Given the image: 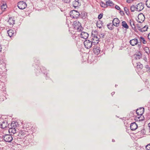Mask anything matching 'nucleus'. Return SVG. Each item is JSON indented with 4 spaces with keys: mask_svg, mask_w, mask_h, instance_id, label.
I'll list each match as a JSON object with an SVG mask.
<instances>
[{
    "mask_svg": "<svg viewBox=\"0 0 150 150\" xmlns=\"http://www.w3.org/2000/svg\"><path fill=\"white\" fill-rule=\"evenodd\" d=\"M16 122L14 121L12 122L9 127L8 132L10 133H12L13 134H15L16 137L15 139L17 140L18 142L22 144L23 142L22 140H23V137L27 138L25 135H26L25 134L26 132L24 131H20L18 132V129L17 128V127L16 124Z\"/></svg>",
    "mask_w": 150,
    "mask_h": 150,
    "instance_id": "obj_1",
    "label": "nucleus"
},
{
    "mask_svg": "<svg viewBox=\"0 0 150 150\" xmlns=\"http://www.w3.org/2000/svg\"><path fill=\"white\" fill-rule=\"evenodd\" d=\"M73 27L74 29L77 30V31L81 32L83 30V27L81 26V23L78 20L74 22Z\"/></svg>",
    "mask_w": 150,
    "mask_h": 150,
    "instance_id": "obj_2",
    "label": "nucleus"
},
{
    "mask_svg": "<svg viewBox=\"0 0 150 150\" xmlns=\"http://www.w3.org/2000/svg\"><path fill=\"white\" fill-rule=\"evenodd\" d=\"M85 48L87 49H89L91 48L93 45H96L98 44V42H92L89 40H86L83 42Z\"/></svg>",
    "mask_w": 150,
    "mask_h": 150,
    "instance_id": "obj_3",
    "label": "nucleus"
},
{
    "mask_svg": "<svg viewBox=\"0 0 150 150\" xmlns=\"http://www.w3.org/2000/svg\"><path fill=\"white\" fill-rule=\"evenodd\" d=\"M2 138L6 142H11L13 140V137L11 135L6 134L3 136Z\"/></svg>",
    "mask_w": 150,
    "mask_h": 150,
    "instance_id": "obj_4",
    "label": "nucleus"
},
{
    "mask_svg": "<svg viewBox=\"0 0 150 150\" xmlns=\"http://www.w3.org/2000/svg\"><path fill=\"white\" fill-rule=\"evenodd\" d=\"M80 13L77 11L73 10L70 12V16L72 18H77L79 17Z\"/></svg>",
    "mask_w": 150,
    "mask_h": 150,
    "instance_id": "obj_5",
    "label": "nucleus"
},
{
    "mask_svg": "<svg viewBox=\"0 0 150 150\" xmlns=\"http://www.w3.org/2000/svg\"><path fill=\"white\" fill-rule=\"evenodd\" d=\"M130 44L132 46L138 44V47L139 48H140L141 46V43L139 42L137 39H134L131 40L129 41Z\"/></svg>",
    "mask_w": 150,
    "mask_h": 150,
    "instance_id": "obj_6",
    "label": "nucleus"
},
{
    "mask_svg": "<svg viewBox=\"0 0 150 150\" xmlns=\"http://www.w3.org/2000/svg\"><path fill=\"white\" fill-rule=\"evenodd\" d=\"M17 6L19 9L22 10L25 8L27 7V5L25 2L21 1L18 3Z\"/></svg>",
    "mask_w": 150,
    "mask_h": 150,
    "instance_id": "obj_7",
    "label": "nucleus"
},
{
    "mask_svg": "<svg viewBox=\"0 0 150 150\" xmlns=\"http://www.w3.org/2000/svg\"><path fill=\"white\" fill-rule=\"evenodd\" d=\"M144 4L140 2L136 5V11H141L144 9Z\"/></svg>",
    "mask_w": 150,
    "mask_h": 150,
    "instance_id": "obj_8",
    "label": "nucleus"
},
{
    "mask_svg": "<svg viewBox=\"0 0 150 150\" xmlns=\"http://www.w3.org/2000/svg\"><path fill=\"white\" fill-rule=\"evenodd\" d=\"M137 18L138 19H137V21L139 23L143 22L145 19L144 16L142 13H140L138 15Z\"/></svg>",
    "mask_w": 150,
    "mask_h": 150,
    "instance_id": "obj_9",
    "label": "nucleus"
},
{
    "mask_svg": "<svg viewBox=\"0 0 150 150\" xmlns=\"http://www.w3.org/2000/svg\"><path fill=\"white\" fill-rule=\"evenodd\" d=\"M120 21L117 18H114L112 20V24L116 27H118L120 25Z\"/></svg>",
    "mask_w": 150,
    "mask_h": 150,
    "instance_id": "obj_10",
    "label": "nucleus"
},
{
    "mask_svg": "<svg viewBox=\"0 0 150 150\" xmlns=\"http://www.w3.org/2000/svg\"><path fill=\"white\" fill-rule=\"evenodd\" d=\"M93 47H94L93 48V51L95 54L98 55L100 53V52H102L99 47H96V46H94Z\"/></svg>",
    "mask_w": 150,
    "mask_h": 150,
    "instance_id": "obj_11",
    "label": "nucleus"
},
{
    "mask_svg": "<svg viewBox=\"0 0 150 150\" xmlns=\"http://www.w3.org/2000/svg\"><path fill=\"white\" fill-rule=\"evenodd\" d=\"M144 111V108H141L139 109H137L136 110V113L137 116L142 115Z\"/></svg>",
    "mask_w": 150,
    "mask_h": 150,
    "instance_id": "obj_12",
    "label": "nucleus"
},
{
    "mask_svg": "<svg viewBox=\"0 0 150 150\" xmlns=\"http://www.w3.org/2000/svg\"><path fill=\"white\" fill-rule=\"evenodd\" d=\"M88 34L87 33L81 32L80 35V37L85 39H86L88 38Z\"/></svg>",
    "mask_w": 150,
    "mask_h": 150,
    "instance_id": "obj_13",
    "label": "nucleus"
},
{
    "mask_svg": "<svg viewBox=\"0 0 150 150\" xmlns=\"http://www.w3.org/2000/svg\"><path fill=\"white\" fill-rule=\"evenodd\" d=\"M79 0H74L73 2V5L75 8L78 7L81 5V3L79 1Z\"/></svg>",
    "mask_w": 150,
    "mask_h": 150,
    "instance_id": "obj_14",
    "label": "nucleus"
},
{
    "mask_svg": "<svg viewBox=\"0 0 150 150\" xmlns=\"http://www.w3.org/2000/svg\"><path fill=\"white\" fill-rule=\"evenodd\" d=\"M8 126L7 122L6 120H4L1 123V127L3 129H5Z\"/></svg>",
    "mask_w": 150,
    "mask_h": 150,
    "instance_id": "obj_15",
    "label": "nucleus"
},
{
    "mask_svg": "<svg viewBox=\"0 0 150 150\" xmlns=\"http://www.w3.org/2000/svg\"><path fill=\"white\" fill-rule=\"evenodd\" d=\"M138 126L136 123L135 122L132 123L130 126V128L131 130H136Z\"/></svg>",
    "mask_w": 150,
    "mask_h": 150,
    "instance_id": "obj_16",
    "label": "nucleus"
},
{
    "mask_svg": "<svg viewBox=\"0 0 150 150\" xmlns=\"http://www.w3.org/2000/svg\"><path fill=\"white\" fill-rule=\"evenodd\" d=\"M129 23L132 28L135 30L136 29V28L135 24V21L133 19H130L129 20Z\"/></svg>",
    "mask_w": 150,
    "mask_h": 150,
    "instance_id": "obj_17",
    "label": "nucleus"
},
{
    "mask_svg": "<svg viewBox=\"0 0 150 150\" xmlns=\"http://www.w3.org/2000/svg\"><path fill=\"white\" fill-rule=\"evenodd\" d=\"M142 56V54L140 52L135 54L134 57L136 60L139 59H140Z\"/></svg>",
    "mask_w": 150,
    "mask_h": 150,
    "instance_id": "obj_18",
    "label": "nucleus"
},
{
    "mask_svg": "<svg viewBox=\"0 0 150 150\" xmlns=\"http://www.w3.org/2000/svg\"><path fill=\"white\" fill-rule=\"evenodd\" d=\"M7 33L8 34V35L10 37H11L12 36H13L15 34L14 30H13L12 29L8 30L7 31Z\"/></svg>",
    "mask_w": 150,
    "mask_h": 150,
    "instance_id": "obj_19",
    "label": "nucleus"
},
{
    "mask_svg": "<svg viewBox=\"0 0 150 150\" xmlns=\"http://www.w3.org/2000/svg\"><path fill=\"white\" fill-rule=\"evenodd\" d=\"M99 39L98 37V36H93V37H91V40L92 42H98H98Z\"/></svg>",
    "mask_w": 150,
    "mask_h": 150,
    "instance_id": "obj_20",
    "label": "nucleus"
},
{
    "mask_svg": "<svg viewBox=\"0 0 150 150\" xmlns=\"http://www.w3.org/2000/svg\"><path fill=\"white\" fill-rule=\"evenodd\" d=\"M103 23L100 20L97 22L96 25L98 27L101 28L103 26Z\"/></svg>",
    "mask_w": 150,
    "mask_h": 150,
    "instance_id": "obj_21",
    "label": "nucleus"
},
{
    "mask_svg": "<svg viewBox=\"0 0 150 150\" xmlns=\"http://www.w3.org/2000/svg\"><path fill=\"white\" fill-rule=\"evenodd\" d=\"M8 22L10 25H13L15 23V20L12 17L9 18Z\"/></svg>",
    "mask_w": 150,
    "mask_h": 150,
    "instance_id": "obj_22",
    "label": "nucleus"
},
{
    "mask_svg": "<svg viewBox=\"0 0 150 150\" xmlns=\"http://www.w3.org/2000/svg\"><path fill=\"white\" fill-rule=\"evenodd\" d=\"M7 8V5L6 3H3L1 6V8L2 11H4Z\"/></svg>",
    "mask_w": 150,
    "mask_h": 150,
    "instance_id": "obj_23",
    "label": "nucleus"
},
{
    "mask_svg": "<svg viewBox=\"0 0 150 150\" xmlns=\"http://www.w3.org/2000/svg\"><path fill=\"white\" fill-rule=\"evenodd\" d=\"M106 4L107 6H112L114 5V3L112 2V1L110 0H108V1H106Z\"/></svg>",
    "mask_w": 150,
    "mask_h": 150,
    "instance_id": "obj_24",
    "label": "nucleus"
},
{
    "mask_svg": "<svg viewBox=\"0 0 150 150\" xmlns=\"http://www.w3.org/2000/svg\"><path fill=\"white\" fill-rule=\"evenodd\" d=\"M98 32L96 30L93 31H92L91 36V37H93V36H98Z\"/></svg>",
    "mask_w": 150,
    "mask_h": 150,
    "instance_id": "obj_25",
    "label": "nucleus"
},
{
    "mask_svg": "<svg viewBox=\"0 0 150 150\" xmlns=\"http://www.w3.org/2000/svg\"><path fill=\"white\" fill-rule=\"evenodd\" d=\"M122 25L123 27L126 29H128L129 26L125 21H123L122 22Z\"/></svg>",
    "mask_w": 150,
    "mask_h": 150,
    "instance_id": "obj_26",
    "label": "nucleus"
},
{
    "mask_svg": "<svg viewBox=\"0 0 150 150\" xmlns=\"http://www.w3.org/2000/svg\"><path fill=\"white\" fill-rule=\"evenodd\" d=\"M114 26L113 24H111V23L108 24L107 25L108 28L110 30L113 29L114 28Z\"/></svg>",
    "mask_w": 150,
    "mask_h": 150,
    "instance_id": "obj_27",
    "label": "nucleus"
},
{
    "mask_svg": "<svg viewBox=\"0 0 150 150\" xmlns=\"http://www.w3.org/2000/svg\"><path fill=\"white\" fill-rule=\"evenodd\" d=\"M137 69H141L143 68L142 64L139 62L137 63Z\"/></svg>",
    "mask_w": 150,
    "mask_h": 150,
    "instance_id": "obj_28",
    "label": "nucleus"
},
{
    "mask_svg": "<svg viewBox=\"0 0 150 150\" xmlns=\"http://www.w3.org/2000/svg\"><path fill=\"white\" fill-rule=\"evenodd\" d=\"M148 28V27L146 25L144 27L142 28L141 32H145L147 30Z\"/></svg>",
    "mask_w": 150,
    "mask_h": 150,
    "instance_id": "obj_29",
    "label": "nucleus"
},
{
    "mask_svg": "<svg viewBox=\"0 0 150 150\" xmlns=\"http://www.w3.org/2000/svg\"><path fill=\"white\" fill-rule=\"evenodd\" d=\"M25 141H23V142H22V143L23 142L25 144L27 145L30 142L31 140H29L28 139L27 140L26 138H25ZM22 140L23 141V140Z\"/></svg>",
    "mask_w": 150,
    "mask_h": 150,
    "instance_id": "obj_30",
    "label": "nucleus"
},
{
    "mask_svg": "<svg viewBox=\"0 0 150 150\" xmlns=\"http://www.w3.org/2000/svg\"><path fill=\"white\" fill-rule=\"evenodd\" d=\"M140 42H142L144 44H145L146 43V41H145L144 38L142 37H141L140 38Z\"/></svg>",
    "mask_w": 150,
    "mask_h": 150,
    "instance_id": "obj_31",
    "label": "nucleus"
},
{
    "mask_svg": "<svg viewBox=\"0 0 150 150\" xmlns=\"http://www.w3.org/2000/svg\"><path fill=\"white\" fill-rule=\"evenodd\" d=\"M136 6L135 7L134 5H133L131 6L130 9L132 12H134L135 10H136Z\"/></svg>",
    "mask_w": 150,
    "mask_h": 150,
    "instance_id": "obj_32",
    "label": "nucleus"
},
{
    "mask_svg": "<svg viewBox=\"0 0 150 150\" xmlns=\"http://www.w3.org/2000/svg\"><path fill=\"white\" fill-rule=\"evenodd\" d=\"M137 118L138 119V120L139 121H142L144 120V117L142 115H139V116H138Z\"/></svg>",
    "mask_w": 150,
    "mask_h": 150,
    "instance_id": "obj_33",
    "label": "nucleus"
},
{
    "mask_svg": "<svg viewBox=\"0 0 150 150\" xmlns=\"http://www.w3.org/2000/svg\"><path fill=\"white\" fill-rule=\"evenodd\" d=\"M146 5L148 8H150V0L146 1Z\"/></svg>",
    "mask_w": 150,
    "mask_h": 150,
    "instance_id": "obj_34",
    "label": "nucleus"
},
{
    "mask_svg": "<svg viewBox=\"0 0 150 150\" xmlns=\"http://www.w3.org/2000/svg\"><path fill=\"white\" fill-rule=\"evenodd\" d=\"M100 5L102 7H107L106 4H105L103 1H101L100 3Z\"/></svg>",
    "mask_w": 150,
    "mask_h": 150,
    "instance_id": "obj_35",
    "label": "nucleus"
},
{
    "mask_svg": "<svg viewBox=\"0 0 150 150\" xmlns=\"http://www.w3.org/2000/svg\"><path fill=\"white\" fill-rule=\"evenodd\" d=\"M41 72H42L41 68H38L37 69V71H36V73L37 74H39Z\"/></svg>",
    "mask_w": 150,
    "mask_h": 150,
    "instance_id": "obj_36",
    "label": "nucleus"
},
{
    "mask_svg": "<svg viewBox=\"0 0 150 150\" xmlns=\"http://www.w3.org/2000/svg\"><path fill=\"white\" fill-rule=\"evenodd\" d=\"M104 34L103 33H102L101 34L98 35V37L99 38V39L100 38H104Z\"/></svg>",
    "mask_w": 150,
    "mask_h": 150,
    "instance_id": "obj_37",
    "label": "nucleus"
},
{
    "mask_svg": "<svg viewBox=\"0 0 150 150\" xmlns=\"http://www.w3.org/2000/svg\"><path fill=\"white\" fill-rule=\"evenodd\" d=\"M144 51H145V52L147 54H148V52H149V48L148 47H146L144 48Z\"/></svg>",
    "mask_w": 150,
    "mask_h": 150,
    "instance_id": "obj_38",
    "label": "nucleus"
},
{
    "mask_svg": "<svg viewBox=\"0 0 150 150\" xmlns=\"http://www.w3.org/2000/svg\"><path fill=\"white\" fill-rule=\"evenodd\" d=\"M146 150H150V144L146 146Z\"/></svg>",
    "mask_w": 150,
    "mask_h": 150,
    "instance_id": "obj_39",
    "label": "nucleus"
},
{
    "mask_svg": "<svg viewBox=\"0 0 150 150\" xmlns=\"http://www.w3.org/2000/svg\"><path fill=\"white\" fill-rule=\"evenodd\" d=\"M124 10L125 11L126 14H127V12H129V9L127 7H125L124 8Z\"/></svg>",
    "mask_w": 150,
    "mask_h": 150,
    "instance_id": "obj_40",
    "label": "nucleus"
},
{
    "mask_svg": "<svg viewBox=\"0 0 150 150\" xmlns=\"http://www.w3.org/2000/svg\"><path fill=\"white\" fill-rule=\"evenodd\" d=\"M137 26L138 30L141 32L142 27H141L140 26H139V24H137Z\"/></svg>",
    "mask_w": 150,
    "mask_h": 150,
    "instance_id": "obj_41",
    "label": "nucleus"
},
{
    "mask_svg": "<svg viewBox=\"0 0 150 150\" xmlns=\"http://www.w3.org/2000/svg\"><path fill=\"white\" fill-rule=\"evenodd\" d=\"M71 0H62V1L65 3H68L70 2Z\"/></svg>",
    "mask_w": 150,
    "mask_h": 150,
    "instance_id": "obj_42",
    "label": "nucleus"
},
{
    "mask_svg": "<svg viewBox=\"0 0 150 150\" xmlns=\"http://www.w3.org/2000/svg\"><path fill=\"white\" fill-rule=\"evenodd\" d=\"M103 14L102 13L100 14L98 16V18L99 19H101L103 17Z\"/></svg>",
    "mask_w": 150,
    "mask_h": 150,
    "instance_id": "obj_43",
    "label": "nucleus"
},
{
    "mask_svg": "<svg viewBox=\"0 0 150 150\" xmlns=\"http://www.w3.org/2000/svg\"><path fill=\"white\" fill-rule=\"evenodd\" d=\"M134 1V0H127L126 1L127 3H132Z\"/></svg>",
    "mask_w": 150,
    "mask_h": 150,
    "instance_id": "obj_44",
    "label": "nucleus"
},
{
    "mask_svg": "<svg viewBox=\"0 0 150 150\" xmlns=\"http://www.w3.org/2000/svg\"><path fill=\"white\" fill-rule=\"evenodd\" d=\"M115 8L117 10H120V8L119 6L116 5L115 6Z\"/></svg>",
    "mask_w": 150,
    "mask_h": 150,
    "instance_id": "obj_45",
    "label": "nucleus"
},
{
    "mask_svg": "<svg viewBox=\"0 0 150 150\" xmlns=\"http://www.w3.org/2000/svg\"><path fill=\"white\" fill-rule=\"evenodd\" d=\"M119 11V13L121 15H124V12L123 11H121L120 10Z\"/></svg>",
    "mask_w": 150,
    "mask_h": 150,
    "instance_id": "obj_46",
    "label": "nucleus"
},
{
    "mask_svg": "<svg viewBox=\"0 0 150 150\" xmlns=\"http://www.w3.org/2000/svg\"><path fill=\"white\" fill-rule=\"evenodd\" d=\"M141 133H142L143 134H145V131L144 129H142L141 130Z\"/></svg>",
    "mask_w": 150,
    "mask_h": 150,
    "instance_id": "obj_47",
    "label": "nucleus"
},
{
    "mask_svg": "<svg viewBox=\"0 0 150 150\" xmlns=\"http://www.w3.org/2000/svg\"><path fill=\"white\" fill-rule=\"evenodd\" d=\"M145 67L146 68V69H148V70L149 69V68H150V67H149V66H148V65H146V67Z\"/></svg>",
    "mask_w": 150,
    "mask_h": 150,
    "instance_id": "obj_48",
    "label": "nucleus"
},
{
    "mask_svg": "<svg viewBox=\"0 0 150 150\" xmlns=\"http://www.w3.org/2000/svg\"><path fill=\"white\" fill-rule=\"evenodd\" d=\"M148 39L150 40V33H149L148 36Z\"/></svg>",
    "mask_w": 150,
    "mask_h": 150,
    "instance_id": "obj_49",
    "label": "nucleus"
},
{
    "mask_svg": "<svg viewBox=\"0 0 150 150\" xmlns=\"http://www.w3.org/2000/svg\"><path fill=\"white\" fill-rule=\"evenodd\" d=\"M148 126L149 127V132H150V123L148 124Z\"/></svg>",
    "mask_w": 150,
    "mask_h": 150,
    "instance_id": "obj_50",
    "label": "nucleus"
},
{
    "mask_svg": "<svg viewBox=\"0 0 150 150\" xmlns=\"http://www.w3.org/2000/svg\"><path fill=\"white\" fill-rule=\"evenodd\" d=\"M2 50V47L1 46V45H0V52H1V51Z\"/></svg>",
    "mask_w": 150,
    "mask_h": 150,
    "instance_id": "obj_51",
    "label": "nucleus"
},
{
    "mask_svg": "<svg viewBox=\"0 0 150 150\" xmlns=\"http://www.w3.org/2000/svg\"><path fill=\"white\" fill-rule=\"evenodd\" d=\"M115 92H112V93H111V95L113 96V95L115 94Z\"/></svg>",
    "mask_w": 150,
    "mask_h": 150,
    "instance_id": "obj_52",
    "label": "nucleus"
},
{
    "mask_svg": "<svg viewBox=\"0 0 150 150\" xmlns=\"http://www.w3.org/2000/svg\"><path fill=\"white\" fill-rule=\"evenodd\" d=\"M112 142H115V140H114V139H112Z\"/></svg>",
    "mask_w": 150,
    "mask_h": 150,
    "instance_id": "obj_53",
    "label": "nucleus"
},
{
    "mask_svg": "<svg viewBox=\"0 0 150 150\" xmlns=\"http://www.w3.org/2000/svg\"><path fill=\"white\" fill-rule=\"evenodd\" d=\"M117 31H119V28H117Z\"/></svg>",
    "mask_w": 150,
    "mask_h": 150,
    "instance_id": "obj_54",
    "label": "nucleus"
},
{
    "mask_svg": "<svg viewBox=\"0 0 150 150\" xmlns=\"http://www.w3.org/2000/svg\"><path fill=\"white\" fill-rule=\"evenodd\" d=\"M117 86V85L116 84L115 85V87H116V86Z\"/></svg>",
    "mask_w": 150,
    "mask_h": 150,
    "instance_id": "obj_55",
    "label": "nucleus"
},
{
    "mask_svg": "<svg viewBox=\"0 0 150 150\" xmlns=\"http://www.w3.org/2000/svg\"><path fill=\"white\" fill-rule=\"evenodd\" d=\"M48 78V77H47H47H46V79H47V78Z\"/></svg>",
    "mask_w": 150,
    "mask_h": 150,
    "instance_id": "obj_56",
    "label": "nucleus"
},
{
    "mask_svg": "<svg viewBox=\"0 0 150 150\" xmlns=\"http://www.w3.org/2000/svg\"><path fill=\"white\" fill-rule=\"evenodd\" d=\"M29 129H26V130H27V132L28 131V130H29Z\"/></svg>",
    "mask_w": 150,
    "mask_h": 150,
    "instance_id": "obj_57",
    "label": "nucleus"
},
{
    "mask_svg": "<svg viewBox=\"0 0 150 150\" xmlns=\"http://www.w3.org/2000/svg\"><path fill=\"white\" fill-rule=\"evenodd\" d=\"M24 1H26L27 0H24Z\"/></svg>",
    "mask_w": 150,
    "mask_h": 150,
    "instance_id": "obj_58",
    "label": "nucleus"
}]
</instances>
